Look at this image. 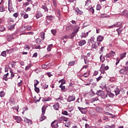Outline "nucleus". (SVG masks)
I'll return each instance as SVG.
<instances>
[{"label": "nucleus", "mask_w": 128, "mask_h": 128, "mask_svg": "<svg viewBox=\"0 0 128 128\" xmlns=\"http://www.w3.org/2000/svg\"><path fill=\"white\" fill-rule=\"evenodd\" d=\"M17 85L18 86H22V80H20V82H18Z\"/></svg>", "instance_id": "51"}, {"label": "nucleus", "mask_w": 128, "mask_h": 128, "mask_svg": "<svg viewBox=\"0 0 128 128\" xmlns=\"http://www.w3.org/2000/svg\"><path fill=\"white\" fill-rule=\"evenodd\" d=\"M75 100H76V96H74V95H72L68 97L67 102H74Z\"/></svg>", "instance_id": "6"}, {"label": "nucleus", "mask_w": 128, "mask_h": 128, "mask_svg": "<svg viewBox=\"0 0 128 128\" xmlns=\"http://www.w3.org/2000/svg\"><path fill=\"white\" fill-rule=\"evenodd\" d=\"M11 66H12V68H14V66H16V62H13L11 64Z\"/></svg>", "instance_id": "64"}, {"label": "nucleus", "mask_w": 128, "mask_h": 128, "mask_svg": "<svg viewBox=\"0 0 128 128\" xmlns=\"http://www.w3.org/2000/svg\"><path fill=\"white\" fill-rule=\"evenodd\" d=\"M51 126L53 128H58V122H56V120L53 121L51 124Z\"/></svg>", "instance_id": "7"}, {"label": "nucleus", "mask_w": 128, "mask_h": 128, "mask_svg": "<svg viewBox=\"0 0 128 128\" xmlns=\"http://www.w3.org/2000/svg\"><path fill=\"white\" fill-rule=\"evenodd\" d=\"M14 22V20L12 18H8V24H10V22Z\"/></svg>", "instance_id": "25"}, {"label": "nucleus", "mask_w": 128, "mask_h": 128, "mask_svg": "<svg viewBox=\"0 0 128 128\" xmlns=\"http://www.w3.org/2000/svg\"><path fill=\"white\" fill-rule=\"evenodd\" d=\"M108 70V66H106L104 64H102L100 68V72L102 74H104V70Z\"/></svg>", "instance_id": "4"}, {"label": "nucleus", "mask_w": 128, "mask_h": 128, "mask_svg": "<svg viewBox=\"0 0 128 128\" xmlns=\"http://www.w3.org/2000/svg\"><path fill=\"white\" fill-rule=\"evenodd\" d=\"M24 14H26V12H24V11H22L20 12L21 16H24Z\"/></svg>", "instance_id": "61"}, {"label": "nucleus", "mask_w": 128, "mask_h": 128, "mask_svg": "<svg viewBox=\"0 0 128 128\" xmlns=\"http://www.w3.org/2000/svg\"><path fill=\"white\" fill-rule=\"evenodd\" d=\"M14 26H16L15 24H11L10 26H8V28L9 30H14Z\"/></svg>", "instance_id": "36"}, {"label": "nucleus", "mask_w": 128, "mask_h": 128, "mask_svg": "<svg viewBox=\"0 0 128 128\" xmlns=\"http://www.w3.org/2000/svg\"><path fill=\"white\" fill-rule=\"evenodd\" d=\"M8 10L10 12H12L14 10V8H12V0H8Z\"/></svg>", "instance_id": "5"}, {"label": "nucleus", "mask_w": 128, "mask_h": 128, "mask_svg": "<svg viewBox=\"0 0 128 128\" xmlns=\"http://www.w3.org/2000/svg\"><path fill=\"white\" fill-rule=\"evenodd\" d=\"M96 94H97V96H101L102 98L104 99L108 98V94H106V92L102 90L97 91Z\"/></svg>", "instance_id": "1"}, {"label": "nucleus", "mask_w": 128, "mask_h": 128, "mask_svg": "<svg viewBox=\"0 0 128 128\" xmlns=\"http://www.w3.org/2000/svg\"><path fill=\"white\" fill-rule=\"evenodd\" d=\"M13 16H14V18H18V12H16L13 14Z\"/></svg>", "instance_id": "59"}, {"label": "nucleus", "mask_w": 128, "mask_h": 128, "mask_svg": "<svg viewBox=\"0 0 128 128\" xmlns=\"http://www.w3.org/2000/svg\"><path fill=\"white\" fill-rule=\"evenodd\" d=\"M110 54H111V56H114L116 54V52L114 51H111L110 52Z\"/></svg>", "instance_id": "56"}, {"label": "nucleus", "mask_w": 128, "mask_h": 128, "mask_svg": "<svg viewBox=\"0 0 128 128\" xmlns=\"http://www.w3.org/2000/svg\"><path fill=\"white\" fill-rule=\"evenodd\" d=\"M89 10L90 11V12H92V14H94V10L92 7L91 8H90Z\"/></svg>", "instance_id": "45"}, {"label": "nucleus", "mask_w": 128, "mask_h": 128, "mask_svg": "<svg viewBox=\"0 0 128 128\" xmlns=\"http://www.w3.org/2000/svg\"><path fill=\"white\" fill-rule=\"evenodd\" d=\"M108 96L109 98H112L114 96V94L110 92L108 94Z\"/></svg>", "instance_id": "54"}, {"label": "nucleus", "mask_w": 128, "mask_h": 128, "mask_svg": "<svg viewBox=\"0 0 128 128\" xmlns=\"http://www.w3.org/2000/svg\"><path fill=\"white\" fill-rule=\"evenodd\" d=\"M6 30V28L4 26L1 25L0 26V32H4Z\"/></svg>", "instance_id": "31"}, {"label": "nucleus", "mask_w": 128, "mask_h": 128, "mask_svg": "<svg viewBox=\"0 0 128 128\" xmlns=\"http://www.w3.org/2000/svg\"><path fill=\"white\" fill-rule=\"evenodd\" d=\"M14 120H16L17 122L19 123L20 122H22V118L20 116H16L14 117Z\"/></svg>", "instance_id": "14"}, {"label": "nucleus", "mask_w": 128, "mask_h": 128, "mask_svg": "<svg viewBox=\"0 0 128 128\" xmlns=\"http://www.w3.org/2000/svg\"><path fill=\"white\" fill-rule=\"evenodd\" d=\"M6 94V92H4V91H1L0 92V98H4Z\"/></svg>", "instance_id": "32"}, {"label": "nucleus", "mask_w": 128, "mask_h": 128, "mask_svg": "<svg viewBox=\"0 0 128 128\" xmlns=\"http://www.w3.org/2000/svg\"><path fill=\"white\" fill-rule=\"evenodd\" d=\"M78 44L80 46H84V44H86V40H81L78 42Z\"/></svg>", "instance_id": "12"}, {"label": "nucleus", "mask_w": 128, "mask_h": 128, "mask_svg": "<svg viewBox=\"0 0 128 128\" xmlns=\"http://www.w3.org/2000/svg\"><path fill=\"white\" fill-rule=\"evenodd\" d=\"M42 8L44 10V12H48V7L46 6V4L43 3L42 4Z\"/></svg>", "instance_id": "9"}, {"label": "nucleus", "mask_w": 128, "mask_h": 128, "mask_svg": "<svg viewBox=\"0 0 128 128\" xmlns=\"http://www.w3.org/2000/svg\"><path fill=\"white\" fill-rule=\"evenodd\" d=\"M46 18L48 20H54V17L52 16H47Z\"/></svg>", "instance_id": "41"}, {"label": "nucleus", "mask_w": 128, "mask_h": 128, "mask_svg": "<svg viewBox=\"0 0 128 128\" xmlns=\"http://www.w3.org/2000/svg\"><path fill=\"white\" fill-rule=\"evenodd\" d=\"M56 102H60L62 100H64V98H62V96H60L58 98L56 99Z\"/></svg>", "instance_id": "29"}, {"label": "nucleus", "mask_w": 128, "mask_h": 128, "mask_svg": "<svg viewBox=\"0 0 128 128\" xmlns=\"http://www.w3.org/2000/svg\"><path fill=\"white\" fill-rule=\"evenodd\" d=\"M0 12H4V6H0Z\"/></svg>", "instance_id": "53"}, {"label": "nucleus", "mask_w": 128, "mask_h": 128, "mask_svg": "<svg viewBox=\"0 0 128 128\" xmlns=\"http://www.w3.org/2000/svg\"><path fill=\"white\" fill-rule=\"evenodd\" d=\"M12 40H14V36H12V35H8L7 36V40L8 42H10Z\"/></svg>", "instance_id": "19"}, {"label": "nucleus", "mask_w": 128, "mask_h": 128, "mask_svg": "<svg viewBox=\"0 0 128 128\" xmlns=\"http://www.w3.org/2000/svg\"><path fill=\"white\" fill-rule=\"evenodd\" d=\"M22 28H25L24 30H30V28H32V26H26L24 27H22Z\"/></svg>", "instance_id": "24"}, {"label": "nucleus", "mask_w": 128, "mask_h": 128, "mask_svg": "<svg viewBox=\"0 0 128 128\" xmlns=\"http://www.w3.org/2000/svg\"><path fill=\"white\" fill-rule=\"evenodd\" d=\"M116 32H118V36H120V33L122 32V28L120 27V28L116 29Z\"/></svg>", "instance_id": "27"}, {"label": "nucleus", "mask_w": 128, "mask_h": 128, "mask_svg": "<svg viewBox=\"0 0 128 128\" xmlns=\"http://www.w3.org/2000/svg\"><path fill=\"white\" fill-rule=\"evenodd\" d=\"M52 34L53 36H56V30H51Z\"/></svg>", "instance_id": "47"}, {"label": "nucleus", "mask_w": 128, "mask_h": 128, "mask_svg": "<svg viewBox=\"0 0 128 128\" xmlns=\"http://www.w3.org/2000/svg\"><path fill=\"white\" fill-rule=\"evenodd\" d=\"M56 2L57 0H52L53 4L54 6H55V8H56V6H58V3Z\"/></svg>", "instance_id": "35"}, {"label": "nucleus", "mask_w": 128, "mask_h": 128, "mask_svg": "<svg viewBox=\"0 0 128 128\" xmlns=\"http://www.w3.org/2000/svg\"><path fill=\"white\" fill-rule=\"evenodd\" d=\"M36 42L38 44H42V40L40 38H38L36 40Z\"/></svg>", "instance_id": "38"}, {"label": "nucleus", "mask_w": 128, "mask_h": 128, "mask_svg": "<svg viewBox=\"0 0 128 128\" xmlns=\"http://www.w3.org/2000/svg\"><path fill=\"white\" fill-rule=\"evenodd\" d=\"M1 55L2 56H6V51H3L1 53Z\"/></svg>", "instance_id": "49"}, {"label": "nucleus", "mask_w": 128, "mask_h": 128, "mask_svg": "<svg viewBox=\"0 0 128 128\" xmlns=\"http://www.w3.org/2000/svg\"><path fill=\"white\" fill-rule=\"evenodd\" d=\"M122 25V23L118 22H117L116 24H114L112 26H110L109 28H118V26H120Z\"/></svg>", "instance_id": "8"}, {"label": "nucleus", "mask_w": 128, "mask_h": 128, "mask_svg": "<svg viewBox=\"0 0 128 128\" xmlns=\"http://www.w3.org/2000/svg\"><path fill=\"white\" fill-rule=\"evenodd\" d=\"M80 27L78 26H76V30H74V32H75L76 34L78 32V30H80Z\"/></svg>", "instance_id": "44"}, {"label": "nucleus", "mask_w": 128, "mask_h": 128, "mask_svg": "<svg viewBox=\"0 0 128 128\" xmlns=\"http://www.w3.org/2000/svg\"><path fill=\"white\" fill-rule=\"evenodd\" d=\"M88 36V32H82V38H86Z\"/></svg>", "instance_id": "26"}, {"label": "nucleus", "mask_w": 128, "mask_h": 128, "mask_svg": "<svg viewBox=\"0 0 128 128\" xmlns=\"http://www.w3.org/2000/svg\"><path fill=\"white\" fill-rule=\"evenodd\" d=\"M78 109L80 110L82 114H86V109L80 107H78Z\"/></svg>", "instance_id": "16"}, {"label": "nucleus", "mask_w": 128, "mask_h": 128, "mask_svg": "<svg viewBox=\"0 0 128 128\" xmlns=\"http://www.w3.org/2000/svg\"><path fill=\"white\" fill-rule=\"evenodd\" d=\"M126 52H124L121 54L120 55V60H122L124 58H126Z\"/></svg>", "instance_id": "22"}, {"label": "nucleus", "mask_w": 128, "mask_h": 128, "mask_svg": "<svg viewBox=\"0 0 128 128\" xmlns=\"http://www.w3.org/2000/svg\"><path fill=\"white\" fill-rule=\"evenodd\" d=\"M48 100H52V98H48L47 99L43 100V102H48Z\"/></svg>", "instance_id": "58"}, {"label": "nucleus", "mask_w": 128, "mask_h": 128, "mask_svg": "<svg viewBox=\"0 0 128 128\" xmlns=\"http://www.w3.org/2000/svg\"><path fill=\"white\" fill-rule=\"evenodd\" d=\"M8 76H6V75L4 74V76H3V78H2V79L4 80H8Z\"/></svg>", "instance_id": "57"}, {"label": "nucleus", "mask_w": 128, "mask_h": 128, "mask_svg": "<svg viewBox=\"0 0 128 128\" xmlns=\"http://www.w3.org/2000/svg\"><path fill=\"white\" fill-rule=\"evenodd\" d=\"M59 88H60L62 90H66V86H64L60 85Z\"/></svg>", "instance_id": "52"}, {"label": "nucleus", "mask_w": 128, "mask_h": 128, "mask_svg": "<svg viewBox=\"0 0 128 128\" xmlns=\"http://www.w3.org/2000/svg\"><path fill=\"white\" fill-rule=\"evenodd\" d=\"M94 40V37H92L90 39H89L88 40V42H91L92 43V48H97L98 46H96V42Z\"/></svg>", "instance_id": "3"}, {"label": "nucleus", "mask_w": 128, "mask_h": 128, "mask_svg": "<svg viewBox=\"0 0 128 128\" xmlns=\"http://www.w3.org/2000/svg\"><path fill=\"white\" fill-rule=\"evenodd\" d=\"M104 36H102L100 35H99L96 38V42H100L104 40Z\"/></svg>", "instance_id": "10"}, {"label": "nucleus", "mask_w": 128, "mask_h": 128, "mask_svg": "<svg viewBox=\"0 0 128 128\" xmlns=\"http://www.w3.org/2000/svg\"><path fill=\"white\" fill-rule=\"evenodd\" d=\"M76 33L75 32H74L72 33V34H70V38H74V36H76Z\"/></svg>", "instance_id": "42"}, {"label": "nucleus", "mask_w": 128, "mask_h": 128, "mask_svg": "<svg viewBox=\"0 0 128 128\" xmlns=\"http://www.w3.org/2000/svg\"><path fill=\"white\" fill-rule=\"evenodd\" d=\"M81 56H82V58H84V64H88V60H86L88 58V57L86 56L82 55Z\"/></svg>", "instance_id": "15"}, {"label": "nucleus", "mask_w": 128, "mask_h": 128, "mask_svg": "<svg viewBox=\"0 0 128 128\" xmlns=\"http://www.w3.org/2000/svg\"><path fill=\"white\" fill-rule=\"evenodd\" d=\"M42 14L40 12H38L36 14V18H42Z\"/></svg>", "instance_id": "18"}, {"label": "nucleus", "mask_w": 128, "mask_h": 128, "mask_svg": "<svg viewBox=\"0 0 128 128\" xmlns=\"http://www.w3.org/2000/svg\"><path fill=\"white\" fill-rule=\"evenodd\" d=\"M5 72H8V66H6L4 68Z\"/></svg>", "instance_id": "62"}, {"label": "nucleus", "mask_w": 128, "mask_h": 128, "mask_svg": "<svg viewBox=\"0 0 128 128\" xmlns=\"http://www.w3.org/2000/svg\"><path fill=\"white\" fill-rule=\"evenodd\" d=\"M92 126H90L88 124H85V128H91Z\"/></svg>", "instance_id": "60"}, {"label": "nucleus", "mask_w": 128, "mask_h": 128, "mask_svg": "<svg viewBox=\"0 0 128 128\" xmlns=\"http://www.w3.org/2000/svg\"><path fill=\"white\" fill-rule=\"evenodd\" d=\"M58 121L60 122H64V116H62L58 119Z\"/></svg>", "instance_id": "33"}, {"label": "nucleus", "mask_w": 128, "mask_h": 128, "mask_svg": "<svg viewBox=\"0 0 128 128\" xmlns=\"http://www.w3.org/2000/svg\"><path fill=\"white\" fill-rule=\"evenodd\" d=\"M48 106H44L42 108V115L40 118V122H42V120H44L46 118V117L44 116V114H46V108Z\"/></svg>", "instance_id": "2"}, {"label": "nucleus", "mask_w": 128, "mask_h": 128, "mask_svg": "<svg viewBox=\"0 0 128 128\" xmlns=\"http://www.w3.org/2000/svg\"><path fill=\"white\" fill-rule=\"evenodd\" d=\"M68 35L63 36L61 38V40L63 41L64 44H66V42H68Z\"/></svg>", "instance_id": "11"}, {"label": "nucleus", "mask_w": 128, "mask_h": 128, "mask_svg": "<svg viewBox=\"0 0 128 128\" xmlns=\"http://www.w3.org/2000/svg\"><path fill=\"white\" fill-rule=\"evenodd\" d=\"M105 58H112V55L110 54V53L106 54V56H105Z\"/></svg>", "instance_id": "50"}, {"label": "nucleus", "mask_w": 128, "mask_h": 128, "mask_svg": "<svg viewBox=\"0 0 128 128\" xmlns=\"http://www.w3.org/2000/svg\"><path fill=\"white\" fill-rule=\"evenodd\" d=\"M34 90L36 92L38 93L40 92V88L34 86Z\"/></svg>", "instance_id": "48"}, {"label": "nucleus", "mask_w": 128, "mask_h": 128, "mask_svg": "<svg viewBox=\"0 0 128 128\" xmlns=\"http://www.w3.org/2000/svg\"><path fill=\"white\" fill-rule=\"evenodd\" d=\"M42 68H48V65H46V64H42Z\"/></svg>", "instance_id": "63"}, {"label": "nucleus", "mask_w": 128, "mask_h": 128, "mask_svg": "<svg viewBox=\"0 0 128 128\" xmlns=\"http://www.w3.org/2000/svg\"><path fill=\"white\" fill-rule=\"evenodd\" d=\"M52 44H50L48 45V48H47V51L48 52H50L52 50Z\"/></svg>", "instance_id": "28"}, {"label": "nucleus", "mask_w": 128, "mask_h": 128, "mask_svg": "<svg viewBox=\"0 0 128 128\" xmlns=\"http://www.w3.org/2000/svg\"><path fill=\"white\" fill-rule=\"evenodd\" d=\"M102 8V6L100 4H98L96 6V10H100V8Z\"/></svg>", "instance_id": "37"}, {"label": "nucleus", "mask_w": 128, "mask_h": 128, "mask_svg": "<svg viewBox=\"0 0 128 128\" xmlns=\"http://www.w3.org/2000/svg\"><path fill=\"white\" fill-rule=\"evenodd\" d=\"M122 16H126V18H128V12L126 10H124L122 12Z\"/></svg>", "instance_id": "21"}, {"label": "nucleus", "mask_w": 128, "mask_h": 128, "mask_svg": "<svg viewBox=\"0 0 128 128\" xmlns=\"http://www.w3.org/2000/svg\"><path fill=\"white\" fill-rule=\"evenodd\" d=\"M28 34L29 36H32L34 35V32H26V34Z\"/></svg>", "instance_id": "55"}, {"label": "nucleus", "mask_w": 128, "mask_h": 128, "mask_svg": "<svg viewBox=\"0 0 128 128\" xmlns=\"http://www.w3.org/2000/svg\"><path fill=\"white\" fill-rule=\"evenodd\" d=\"M76 64V61H72V62H69L68 66H74V64Z\"/></svg>", "instance_id": "40"}, {"label": "nucleus", "mask_w": 128, "mask_h": 128, "mask_svg": "<svg viewBox=\"0 0 128 128\" xmlns=\"http://www.w3.org/2000/svg\"><path fill=\"white\" fill-rule=\"evenodd\" d=\"M52 106L55 110H58V109L60 108V104L58 102L56 103Z\"/></svg>", "instance_id": "13"}, {"label": "nucleus", "mask_w": 128, "mask_h": 128, "mask_svg": "<svg viewBox=\"0 0 128 128\" xmlns=\"http://www.w3.org/2000/svg\"><path fill=\"white\" fill-rule=\"evenodd\" d=\"M62 114H64V116H68V111L64 110V111L62 112Z\"/></svg>", "instance_id": "46"}, {"label": "nucleus", "mask_w": 128, "mask_h": 128, "mask_svg": "<svg viewBox=\"0 0 128 128\" xmlns=\"http://www.w3.org/2000/svg\"><path fill=\"white\" fill-rule=\"evenodd\" d=\"M120 74H126V72L125 69L122 68L119 71Z\"/></svg>", "instance_id": "23"}, {"label": "nucleus", "mask_w": 128, "mask_h": 128, "mask_svg": "<svg viewBox=\"0 0 128 128\" xmlns=\"http://www.w3.org/2000/svg\"><path fill=\"white\" fill-rule=\"evenodd\" d=\"M76 12H77V14H84L82 11L80 10V9L78 8L76 9Z\"/></svg>", "instance_id": "34"}, {"label": "nucleus", "mask_w": 128, "mask_h": 128, "mask_svg": "<svg viewBox=\"0 0 128 128\" xmlns=\"http://www.w3.org/2000/svg\"><path fill=\"white\" fill-rule=\"evenodd\" d=\"M91 2H92L90 1V0H86V2L85 6H88V4H90Z\"/></svg>", "instance_id": "43"}, {"label": "nucleus", "mask_w": 128, "mask_h": 128, "mask_svg": "<svg viewBox=\"0 0 128 128\" xmlns=\"http://www.w3.org/2000/svg\"><path fill=\"white\" fill-rule=\"evenodd\" d=\"M114 92L116 94V96H118V94H120V89L118 88V87H116L114 89Z\"/></svg>", "instance_id": "20"}, {"label": "nucleus", "mask_w": 128, "mask_h": 128, "mask_svg": "<svg viewBox=\"0 0 128 128\" xmlns=\"http://www.w3.org/2000/svg\"><path fill=\"white\" fill-rule=\"evenodd\" d=\"M24 120L25 122H27V124H32V120H30L28 118L26 117L24 118Z\"/></svg>", "instance_id": "17"}, {"label": "nucleus", "mask_w": 128, "mask_h": 128, "mask_svg": "<svg viewBox=\"0 0 128 128\" xmlns=\"http://www.w3.org/2000/svg\"><path fill=\"white\" fill-rule=\"evenodd\" d=\"M96 110L97 112H102V109L100 107H96Z\"/></svg>", "instance_id": "30"}, {"label": "nucleus", "mask_w": 128, "mask_h": 128, "mask_svg": "<svg viewBox=\"0 0 128 128\" xmlns=\"http://www.w3.org/2000/svg\"><path fill=\"white\" fill-rule=\"evenodd\" d=\"M40 82H38V80H34V86H38V84Z\"/></svg>", "instance_id": "39"}]
</instances>
